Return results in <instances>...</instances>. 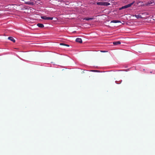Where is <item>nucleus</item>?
I'll return each instance as SVG.
<instances>
[{
	"label": "nucleus",
	"instance_id": "6e6552de",
	"mask_svg": "<svg viewBox=\"0 0 155 155\" xmlns=\"http://www.w3.org/2000/svg\"><path fill=\"white\" fill-rule=\"evenodd\" d=\"M94 19V18H85L84 19V20H85L87 21L91 20Z\"/></svg>",
	"mask_w": 155,
	"mask_h": 155
},
{
	"label": "nucleus",
	"instance_id": "1a4fd4ad",
	"mask_svg": "<svg viewBox=\"0 0 155 155\" xmlns=\"http://www.w3.org/2000/svg\"><path fill=\"white\" fill-rule=\"evenodd\" d=\"M111 22L117 23L119 22H121L119 20H114L111 21Z\"/></svg>",
	"mask_w": 155,
	"mask_h": 155
},
{
	"label": "nucleus",
	"instance_id": "7ed1b4c3",
	"mask_svg": "<svg viewBox=\"0 0 155 155\" xmlns=\"http://www.w3.org/2000/svg\"><path fill=\"white\" fill-rule=\"evenodd\" d=\"M41 18L42 19H45V20H52L53 19V17H47L46 16H41Z\"/></svg>",
	"mask_w": 155,
	"mask_h": 155
},
{
	"label": "nucleus",
	"instance_id": "f03ea898",
	"mask_svg": "<svg viewBox=\"0 0 155 155\" xmlns=\"http://www.w3.org/2000/svg\"><path fill=\"white\" fill-rule=\"evenodd\" d=\"M97 4L98 5L108 6L110 5V3L106 2H99L97 3Z\"/></svg>",
	"mask_w": 155,
	"mask_h": 155
},
{
	"label": "nucleus",
	"instance_id": "423d86ee",
	"mask_svg": "<svg viewBox=\"0 0 155 155\" xmlns=\"http://www.w3.org/2000/svg\"><path fill=\"white\" fill-rule=\"evenodd\" d=\"M37 25L39 27L41 28H42L44 27V25L43 24L41 23H38L37 24Z\"/></svg>",
	"mask_w": 155,
	"mask_h": 155
},
{
	"label": "nucleus",
	"instance_id": "f8f14e48",
	"mask_svg": "<svg viewBox=\"0 0 155 155\" xmlns=\"http://www.w3.org/2000/svg\"><path fill=\"white\" fill-rule=\"evenodd\" d=\"M91 71H94V72H98V71L94 70H91Z\"/></svg>",
	"mask_w": 155,
	"mask_h": 155
},
{
	"label": "nucleus",
	"instance_id": "0eeeda50",
	"mask_svg": "<svg viewBox=\"0 0 155 155\" xmlns=\"http://www.w3.org/2000/svg\"><path fill=\"white\" fill-rule=\"evenodd\" d=\"M121 43L120 41H115L113 42V44L114 45H120Z\"/></svg>",
	"mask_w": 155,
	"mask_h": 155
},
{
	"label": "nucleus",
	"instance_id": "20e7f679",
	"mask_svg": "<svg viewBox=\"0 0 155 155\" xmlns=\"http://www.w3.org/2000/svg\"><path fill=\"white\" fill-rule=\"evenodd\" d=\"M76 42L81 43L82 42V39L81 38H77L75 40Z\"/></svg>",
	"mask_w": 155,
	"mask_h": 155
},
{
	"label": "nucleus",
	"instance_id": "39448f33",
	"mask_svg": "<svg viewBox=\"0 0 155 155\" xmlns=\"http://www.w3.org/2000/svg\"><path fill=\"white\" fill-rule=\"evenodd\" d=\"M8 39L11 40V41H12L13 42H15V40L12 37H9L8 38Z\"/></svg>",
	"mask_w": 155,
	"mask_h": 155
},
{
	"label": "nucleus",
	"instance_id": "9b49d317",
	"mask_svg": "<svg viewBox=\"0 0 155 155\" xmlns=\"http://www.w3.org/2000/svg\"><path fill=\"white\" fill-rule=\"evenodd\" d=\"M60 45H63V46H67V47H69V45H67V44H64V43H61L60 44Z\"/></svg>",
	"mask_w": 155,
	"mask_h": 155
},
{
	"label": "nucleus",
	"instance_id": "9d476101",
	"mask_svg": "<svg viewBox=\"0 0 155 155\" xmlns=\"http://www.w3.org/2000/svg\"><path fill=\"white\" fill-rule=\"evenodd\" d=\"M134 16L137 18H142L141 16L139 15H135Z\"/></svg>",
	"mask_w": 155,
	"mask_h": 155
},
{
	"label": "nucleus",
	"instance_id": "f257e3e1",
	"mask_svg": "<svg viewBox=\"0 0 155 155\" xmlns=\"http://www.w3.org/2000/svg\"><path fill=\"white\" fill-rule=\"evenodd\" d=\"M134 2H135L134 1L132 2L129 4H128L127 5H125V6L122 7L121 8H120L119 9L120 10H121L123 9H125V8H127L128 7H131L134 3Z\"/></svg>",
	"mask_w": 155,
	"mask_h": 155
}]
</instances>
